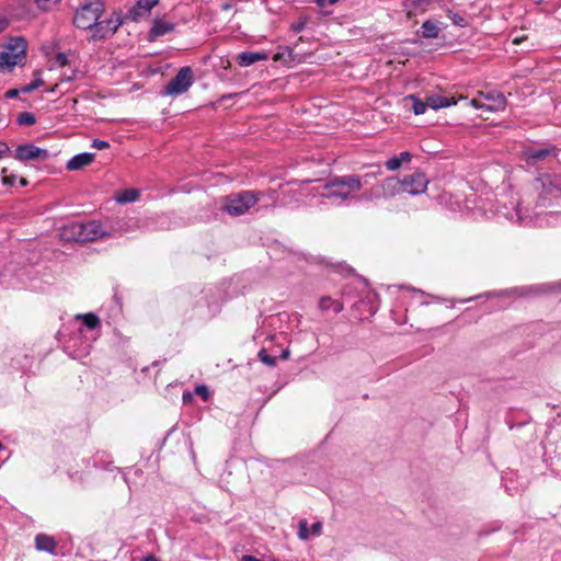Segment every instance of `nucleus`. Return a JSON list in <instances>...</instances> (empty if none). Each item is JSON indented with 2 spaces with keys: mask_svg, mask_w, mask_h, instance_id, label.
I'll use <instances>...</instances> for the list:
<instances>
[{
  "mask_svg": "<svg viewBox=\"0 0 561 561\" xmlns=\"http://www.w3.org/2000/svg\"><path fill=\"white\" fill-rule=\"evenodd\" d=\"M241 561H262V560L257 559L256 557L250 556V554H244V556H242Z\"/></svg>",
  "mask_w": 561,
  "mask_h": 561,
  "instance_id": "864d4df0",
  "label": "nucleus"
},
{
  "mask_svg": "<svg viewBox=\"0 0 561 561\" xmlns=\"http://www.w3.org/2000/svg\"><path fill=\"white\" fill-rule=\"evenodd\" d=\"M21 65L10 53H0V71L12 70L15 66Z\"/></svg>",
  "mask_w": 561,
  "mask_h": 561,
  "instance_id": "a878e982",
  "label": "nucleus"
},
{
  "mask_svg": "<svg viewBox=\"0 0 561 561\" xmlns=\"http://www.w3.org/2000/svg\"><path fill=\"white\" fill-rule=\"evenodd\" d=\"M4 47L7 49L5 53H10L20 64L23 62L27 51V42L23 36L10 37Z\"/></svg>",
  "mask_w": 561,
  "mask_h": 561,
  "instance_id": "9b49d317",
  "label": "nucleus"
},
{
  "mask_svg": "<svg viewBox=\"0 0 561 561\" xmlns=\"http://www.w3.org/2000/svg\"><path fill=\"white\" fill-rule=\"evenodd\" d=\"M34 76L35 78L32 82L21 88L22 93H31L44 84L39 70H36Z\"/></svg>",
  "mask_w": 561,
  "mask_h": 561,
  "instance_id": "bb28decb",
  "label": "nucleus"
},
{
  "mask_svg": "<svg viewBox=\"0 0 561 561\" xmlns=\"http://www.w3.org/2000/svg\"><path fill=\"white\" fill-rule=\"evenodd\" d=\"M172 387H173V383H172V382H169V383L167 385V387L164 388V394H163V396H164L165 398H167V397H168V394L170 393V389H171Z\"/></svg>",
  "mask_w": 561,
  "mask_h": 561,
  "instance_id": "4d7b16f0",
  "label": "nucleus"
},
{
  "mask_svg": "<svg viewBox=\"0 0 561 561\" xmlns=\"http://www.w3.org/2000/svg\"><path fill=\"white\" fill-rule=\"evenodd\" d=\"M95 159V153L92 152H81L75 154L68 162L67 169L69 171H78L83 169L84 167L90 165Z\"/></svg>",
  "mask_w": 561,
  "mask_h": 561,
  "instance_id": "a211bd4d",
  "label": "nucleus"
},
{
  "mask_svg": "<svg viewBox=\"0 0 561 561\" xmlns=\"http://www.w3.org/2000/svg\"><path fill=\"white\" fill-rule=\"evenodd\" d=\"M16 123L21 126H32L36 123V117L31 112H22L16 116Z\"/></svg>",
  "mask_w": 561,
  "mask_h": 561,
  "instance_id": "c85d7f7f",
  "label": "nucleus"
},
{
  "mask_svg": "<svg viewBox=\"0 0 561 561\" xmlns=\"http://www.w3.org/2000/svg\"><path fill=\"white\" fill-rule=\"evenodd\" d=\"M234 96V94H227V95H224L221 98V100H226V99H232Z\"/></svg>",
  "mask_w": 561,
  "mask_h": 561,
  "instance_id": "052dcab7",
  "label": "nucleus"
},
{
  "mask_svg": "<svg viewBox=\"0 0 561 561\" xmlns=\"http://www.w3.org/2000/svg\"><path fill=\"white\" fill-rule=\"evenodd\" d=\"M159 3V0H137L125 14L127 21L138 22L149 15L151 9Z\"/></svg>",
  "mask_w": 561,
  "mask_h": 561,
  "instance_id": "1a4fd4ad",
  "label": "nucleus"
},
{
  "mask_svg": "<svg viewBox=\"0 0 561 561\" xmlns=\"http://www.w3.org/2000/svg\"><path fill=\"white\" fill-rule=\"evenodd\" d=\"M194 392L185 391L182 394V401L184 404H188L193 401Z\"/></svg>",
  "mask_w": 561,
  "mask_h": 561,
  "instance_id": "a18cd8bd",
  "label": "nucleus"
},
{
  "mask_svg": "<svg viewBox=\"0 0 561 561\" xmlns=\"http://www.w3.org/2000/svg\"><path fill=\"white\" fill-rule=\"evenodd\" d=\"M380 192L376 193L377 197L389 198L397 194L403 193L402 180L397 176H389L382 181L379 186Z\"/></svg>",
  "mask_w": 561,
  "mask_h": 561,
  "instance_id": "ddd939ff",
  "label": "nucleus"
},
{
  "mask_svg": "<svg viewBox=\"0 0 561 561\" xmlns=\"http://www.w3.org/2000/svg\"><path fill=\"white\" fill-rule=\"evenodd\" d=\"M10 21L5 16L0 18V33H2L9 26Z\"/></svg>",
  "mask_w": 561,
  "mask_h": 561,
  "instance_id": "09e8293b",
  "label": "nucleus"
},
{
  "mask_svg": "<svg viewBox=\"0 0 561 561\" xmlns=\"http://www.w3.org/2000/svg\"><path fill=\"white\" fill-rule=\"evenodd\" d=\"M267 59L268 55L264 51H242L237 57L238 65L241 67H249L257 61Z\"/></svg>",
  "mask_w": 561,
  "mask_h": 561,
  "instance_id": "6ab92c4d",
  "label": "nucleus"
},
{
  "mask_svg": "<svg viewBox=\"0 0 561 561\" xmlns=\"http://www.w3.org/2000/svg\"><path fill=\"white\" fill-rule=\"evenodd\" d=\"M78 319L82 320V325L89 330H95L100 327V319L96 314L89 312L85 314H78Z\"/></svg>",
  "mask_w": 561,
  "mask_h": 561,
  "instance_id": "393cba45",
  "label": "nucleus"
},
{
  "mask_svg": "<svg viewBox=\"0 0 561 561\" xmlns=\"http://www.w3.org/2000/svg\"><path fill=\"white\" fill-rule=\"evenodd\" d=\"M471 105L476 108H485V104L481 103L479 100H471Z\"/></svg>",
  "mask_w": 561,
  "mask_h": 561,
  "instance_id": "603ef678",
  "label": "nucleus"
},
{
  "mask_svg": "<svg viewBox=\"0 0 561 561\" xmlns=\"http://www.w3.org/2000/svg\"><path fill=\"white\" fill-rule=\"evenodd\" d=\"M459 21H462V18L454 20V23L460 24Z\"/></svg>",
  "mask_w": 561,
  "mask_h": 561,
  "instance_id": "69168bd1",
  "label": "nucleus"
},
{
  "mask_svg": "<svg viewBox=\"0 0 561 561\" xmlns=\"http://www.w3.org/2000/svg\"><path fill=\"white\" fill-rule=\"evenodd\" d=\"M512 209L499 210L508 220L527 225L531 216H539V209L561 208V174L543 173L534 179L527 197L511 202Z\"/></svg>",
  "mask_w": 561,
  "mask_h": 561,
  "instance_id": "f257e3e1",
  "label": "nucleus"
},
{
  "mask_svg": "<svg viewBox=\"0 0 561 561\" xmlns=\"http://www.w3.org/2000/svg\"><path fill=\"white\" fill-rule=\"evenodd\" d=\"M401 180L403 193H408L410 195H419L424 193L430 182L425 174L419 171L404 175Z\"/></svg>",
  "mask_w": 561,
  "mask_h": 561,
  "instance_id": "0eeeda50",
  "label": "nucleus"
},
{
  "mask_svg": "<svg viewBox=\"0 0 561 561\" xmlns=\"http://www.w3.org/2000/svg\"><path fill=\"white\" fill-rule=\"evenodd\" d=\"M60 237L65 241H75L79 243H84V232H83V226L82 222H71L68 225H65L60 229Z\"/></svg>",
  "mask_w": 561,
  "mask_h": 561,
  "instance_id": "4468645a",
  "label": "nucleus"
},
{
  "mask_svg": "<svg viewBox=\"0 0 561 561\" xmlns=\"http://www.w3.org/2000/svg\"><path fill=\"white\" fill-rule=\"evenodd\" d=\"M260 201V194L252 191H242L225 196L222 209L230 216L244 215Z\"/></svg>",
  "mask_w": 561,
  "mask_h": 561,
  "instance_id": "20e7f679",
  "label": "nucleus"
},
{
  "mask_svg": "<svg viewBox=\"0 0 561 561\" xmlns=\"http://www.w3.org/2000/svg\"><path fill=\"white\" fill-rule=\"evenodd\" d=\"M163 96L165 95H175V77H172L165 88L164 91L161 93Z\"/></svg>",
  "mask_w": 561,
  "mask_h": 561,
  "instance_id": "f704fd0d",
  "label": "nucleus"
},
{
  "mask_svg": "<svg viewBox=\"0 0 561 561\" xmlns=\"http://www.w3.org/2000/svg\"><path fill=\"white\" fill-rule=\"evenodd\" d=\"M426 104L428 107L433 110H439L444 107H448L450 105H455L456 101L454 98L440 95V94H433L426 98Z\"/></svg>",
  "mask_w": 561,
  "mask_h": 561,
  "instance_id": "aec40b11",
  "label": "nucleus"
},
{
  "mask_svg": "<svg viewBox=\"0 0 561 561\" xmlns=\"http://www.w3.org/2000/svg\"><path fill=\"white\" fill-rule=\"evenodd\" d=\"M113 298H114L115 302L117 304L118 308L121 309L122 308V300H121V298L118 296L117 290H115Z\"/></svg>",
  "mask_w": 561,
  "mask_h": 561,
  "instance_id": "5fc2aeb1",
  "label": "nucleus"
},
{
  "mask_svg": "<svg viewBox=\"0 0 561 561\" xmlns=\"http://www.w3.org/2000/svg\"><path fill=\"white\" fill-rule=\"evenodd\" d=\"M136 220L126 216L113 217L105 219L107 231L111 232L107 237H121L124 233L130 232L136 227Z\"/></svg>",
  "mask_w": 561,
  "mask_h": 561,
  "instance_id": "6e6552de",
  "label": "nucleus"
},
{
  "mask_svg": "<svg viewBox=\"0 0 561 561\" xmlns=\"http://www.w3.org/2000/svg\"><path fill=\"white\" fill-rule=\"evenodd\" d=\"M10 152H11V149H10V147L8 146V144H7V142H4V141H1V140H0V160H1L4 156H7L8 153H10Z\"/></svg>",
  "mask_w": 561,
  "mask_h": 561,
  "instance_id": "79ce46f5",
  "label": "nucleus"
},
{
  "mask_svg": "<svg viewBox=\"0 0 561 561\" xmlns=\"http://www.w3.org/2000/svg\"><path fill=\"white\" fill-rule=\"evenodd\" d=\"M148 370H149V367H144L141 371L147 373Z\"/></svg>",
  "mask_w": 561,
  "mask_h": 561,
  "instance_id": "338daca9",
  "label": "nucleus"
},
{
  "mask_svg": "<svg viewBox=\"0 0 561 561\" xmlns=\"http://www.w3.org/2000/svg\"><path fill=\"white\" fill-rule=\"evenodd\" d=\"M158 364H159L158 362H153V363H152V367L158 366Z\"/></svg>",
  "mask_w": 561,
  "mask_h": 561,
  "instance_id": "774afa93",
  "label": "nucleus"
},
{
  "mask_svg": "<svg viewBox=\"0 0 561 561\" xmlns=\"http://www.w3.org/2000/svg\"><path fill=\"white\" fill-rule=\"evenodd\" d=\"M298 536L300 539H308L309 538V531H308V527H307V520H301L299 523V530H298Z\"/></svg>",
  "mask_w": 561,
  "mask_h": 561,
  "instance_id": "58836bf2",
  "label": "nucleus"
},
{
  "mask_svg": "<svg viewBox=\"0 0 561 561\" xmlns=\"http://www.w3.org/2000/svg\"><path fill=\"white\" fill-rule=\"evenodd\" d=\"M91 147L98 150L106 149L110 147V142L101 139H93Z\"/></svg>",
  "mask_w": 561,
  "mask_h": 561,
  "instance_id": "ea45409f",
  "label": "nucleus"
},
{
  "mask_svg": "<svg viewBox=\"0 0 561 561\" xmlns=\"http://www.w3.org/2000/svg\"><path fill=\"white\" fill-rule=\"evenodd\" d=\"M142 561H158V559L152 554H148L142 558Z\"/></svg>",
  "mask_w": 561,
  "mask_h": 561,
  "instance_id": "6e6d98bb",
  "label": "nucleus"
},
{
  "mask_svg": "<svg viewBox=\"0 0 561 561\" xmlns=\"http://www.w3.org/2000/svg\"><path fill=\"white\" fill-rule=\"evenodd\" d=\"M401 163L403 162H410L412 159V156L409 151H402L399 156H397Z\"/></svg>",
  "mask_w": 561,
  "mask_h": 561,
  "instance_id": "37998d69",
  "label": "nucleus"
},
{
  "mask_svg": "<svg viewBox=\"0 0 561 561\" xmlns=\"http://www.w3.org/2000/svg\"><path fill=\"white\" fill-rule=\"evenodd\" d=\"M173 30V25L162 20H154L149 31V39L154 41L157 37L167 34Z\"/></svg>",
  "mask_w": 561,
  "mask_h": 561,
  "instance_id": "412c9836",
  "label": "nucleus"
},
{
  "mask_svg": "<svg viewBox=\"0 0 561 561\" xmlns=\"http://www.w3.org/2000/svg\"><path fill=\"white\" fill-rule=\"evenodd\" d=\"M139 197V191L136 188H127L118 193L115 201L118 204H126L137 201Z\"/></svg>",
  "mask_w": 561,
  "mask_h": 561,
  "instance_id": "b1692460",
  "label": "nucleus"
},
{
  "mask_svg": "<svg viewBox=\"0 0 561 561\" xmlns=\"http://www.w3.org/2000/svg\"><path fill=\"white\" fill-rule=\"evenodd\" d=\"M339 0H314V3L320 7V8H323L328 4H335Z\"/></svg>",
  "mask_w": 561,
  "mask_h": 561,
  "instance_id": "de8ad7c7",
  "label": "nucleus"
},
{
  "mask_svg": "<svg viewBox=\"0 0 561 561\" xmlns=\"http://www.w3.org/2000/svg\"><path fill=\"white\" fill-rule=\"evenodd\" d=\"M525 161L528 165H536L537 163L547 160L548 158L557 157V147L548 146L546 148H529L525 150Z\"/></svg>",
  "mask_w": 561,
  "mask_h": 561,
  "instance_id": "9d476101",
  "label": "nucleus"
},
{
  "mask_svg": "<svg viewBox=\"0 0 561 561\" xmlns=\"http://www.w3.org/2000/svg\"><path fill=\"white\" fill-rule=\"evenodd\" d=\"M385 165L388 170L396 171V170L400 169L402 163L400 162V160L397 156H393L386 161Z\"/></svg>",
  "mask_w": 561,
  "mask_h": 561,
  "instance_id": "72a5a7b5",
  "label": "nucleus"
},
{
  "mask_svg": "<svg viewBox=\"0 0 561 561\" xmlns=\"http://www.w3.org/2000/svg\"><path fill=\"white\" fill-rule=\"evenodd\" d=\"M4 449H5L4 445L0 442V451H2Z\"/></svg>",
  "mask_w": 561,
  "mask_h": 561,
  "instance_id": "680f3d73",
  "label": "nucleus"
},
{
  "mask_svg": "<svg viewBox=\"0 0 561 561\" xmlns=\"http://www.w3.org/2000/svg\"><path fill=\"white\" fill-rule=\"evenodd\" d=\"M307 18H301L300 20L290 25V31H293L294 33H300L305 30Z\"/></svg>",
  "mask_w": 561,
  "mask_h": 561,
  "instance_id": "c9c22d12",
  "label": "nucleus"
},
{
  "mask_svg": "<svg viewBox=\"0 0 561 561\" xmlns=\"http://www.w3.org/2000/svg\"><path fill=\"white\" fill-rule=\"evenodd\" d=\"M257 356L263 364L270 367H274L276 365V357L267 354L265 348H262L259 352Z\"/></svg>",
  "mask_w": 561,
  "mask_h": 561,
  "instance_id": "7c9ffc66",
  "label": "nucleus"
},
{
  "mask_svg": "<svg viewBox=\"0 0 561 561\" xmlns=\"http://www.w3.org/2000/svg\"><path fill=\"white\" fill-rule=\"evenodd\" d=\"M481 96H483L484 100L489 101V104H485L486 111L496 112L505 108L506 99L503 93L493 90L488 92H481Z\"/></svg>",
  "mask_w": 561,
  "mask_h": 561,
  "instance_id": "2eb2a0df",
  "label": "nucleus"
},
{
  "mask_svg": "<svg viewBox=\"0 0 561 561\" xmlns=\"http://www.w3.org/2000/svg\"><path fill=\"white\" fill-rule=\"evenodd\" d=\"M319 308L322 311L333 310L334 313H340L344 306L339 300H333L330 296H323L319 300Z\"/></svg>",
  "mask_w": 561,
  "mask_h": 561,
  "instance_id": "4be33fe9",
  "label": "nucleus"
},
{
  "mask_svg": "<svg viewBox=\"0 0 561 561\" xmlns=\"http://www.w3.org/2000/svg\"><path fill=\"white\" fill-rule=\"evenodd\" d=\"M104 10L105 5L101 0L87 2L76 10L72 23L79 30H90L93 33Z\"/></svg>",
  "mask_w": 561,
  "mask_h": 561,
  "instance_id": "7ed1b4c3",
  "label": "nucleus"
},
{
  "mask_svg": "<svg viewBox=\"0 0 561 561\" xmlns=\"http://www.w3.org/2000/svg\"><path fill=\"white\" fill-rule=\"evenodd\" d=\"M7 168L2 169V184L7 186H12L15 183L16 176L15 175H7Z\"/></svg>",
  "mask_w": 561,
  "mask_h": 561,
  "instance_id": "4c0bfd02",
  "label": "nucleus"
},
{
  "mask_svg": "<svg viewBox=\"0 0 561 561\" xmlns=\"http://www.w3.org/2000/svg\"><path fill=\"white\" fill-rule=\"evenodd\" d=\"M20 184H21V186H23V187H24V186H27V185H28V181H27L26 179H24V178H21V179H20Z\"/></svg>",
  "mask_w": 561,
  "mask_h": 561,
  "instance_id": "13d9d810",
  "label": "nucleus"
},
{
  "mask_svg": "<svg viewBox=\"0 0 561 561\" xmlns=\"http://www.w3.org/2000/svg\"><path fill=\"white\" fill-rule=\"evenodd\" d=\"M35 548L38 551H45L51 556H57V541L53 536L46 534H37L35 536Z\"/></svg>",
  "mask_w": 561,
  "mask_h": 561,
  "instance_id": "dca6fc26",
  "label": "nucleus"
},
{
  "mask_svg": "<svg viewBox=\"0 0 561 561\" xmlns=\"http://www.w3.org/2000/svg\"><path fill=\"white\" fill-rule=\"evenodd\" d=\"M546 215L549 217V219H548L549 224H554L556 220L561 221V211H549Z\"/></svg>",
  "mask_w": 561,
  "mask_h": 561,
  "instance_id": "a19ab883",
  "label": "nucleus"
},
{
  "mask_svg": "<svg viewBox=\"0 0 561 561\" xmlns=\"http://www.w3.org/2000/svg\"><path fill=\"white\" fill-rule=\"evenodd\" d=\"M82 226H83V232H84V238H85L87 242L106 238L107 234L110 233L107 231L105 221L100 222L96 220H91V221L82 222Z\"/></svg>",
  "mask_w": 561,
  "mask_h": 561,
  "instance_id": "f8f14e48",
  "label": "nucleus"
},
{
  "mask_svg": "<svg viewBox=\"0 0 561 561\" xmlns=\"http://www.w3.org/2000/svg\"><path fill=\"white\" fill-rule=\"evenodd\" d=\"M280 357L284 358V359L288 358L289 357V351L288 350L283 351Z\"/></svg>",
  "mask_w": 561,
  "mask_h": 561,
  "instance_id": "bf43d9fd",
  "label": "nucleus"
},
{
  "mask_svg": "<svg viewBox=\"0 0 561 561\" xmlns=\"http://www.w3.org/2000/svg\"><path fill=\"white\" fill-rule=\"evenodd\" d=\"M538 291L539 286L516 287L511 290V293L516 294L518 296H529L533 294H537Z\"/></svg>",
  "mask_w": 561,
  "mask_h": 561,
  "instance_id": "c756f323",
  "label": "nucleus"
},
{
  "mask_svg": "<svg viewBox=\"0 0 561 561\" xmlns=\"http://www.w3.org/2000/svg\"><path fill=\"white\" fill-rule=\"evenodd\" d=\"M459 21H462V18L454 20V23L460 24Z\"/></svg>",
  "mask_w": 561,
  "mask_h": 561,
  "instance_id": "e2e57ef3",
  "label": "nucleus"
},
{
  "mask_svg": "<svg viewBox=\"0 0 561 561\" xmlns=\"http://www.w3.org/2000/svg\"><path fill=\"white\" fill-rule=\"evenodd\" d=\"M13 158L21 162L46 161L50 158V152L47 149L36 147L33 144H23L15 148Z\"/></svg>",
  "mask_w": 561,
  "mask_h": 561,
  "instance_id": "423d86ee",
  "label": "nucleus"
},
{
  "mask_svg": "<svg viewBox=\"0 0 561 561\" xmlns=\"http://www.w3.org/2000/svg\"><path fill=\"white\" fill-rule=\"evenodd\" d=\"M362 186L358 175H337L323 185L320 196L332 199L337 205H345L350 201L357 199L354 194L359 192Z\"/></svg>",
  "mask_w": 561,
  "mask_h": 561,
  "instance_id": "f03ea898",
  "label": "nucleus"
},
{
  "mask_svg": "<svg viewBox=\"0 0 561 561\" xmlns=\"http://www.w3.org/2000/svg\"><path fill=\"white\" fill-rule=\"evenodd\" d=\"M194 82V73L191 67L185 66L178 70V95L185 93Z\"/></svg>",
  "mask_w": 561,
  "mask_h": 561,
  "instance_id": "f3484780",
  "label": "nucleus"
},
{
  "mask_svg": "<svg viewBox=\"0 0 561 561\" xmlns=\"http://www.w3.org/2000/svg\"><path fill=\"white\" fill-rule=\"evenodd\" d=\"M125 21H127L125 15L122 16L117 12H114L110 19L103 21L99 20L98 26L89 41H100L112 37L117 32L118 27L125 23Z\"/></svg>",
  "mask_w": 561,
  "mask_h": 561,
  "instance_id": "39448f33",
  "label": "nucleus"
},
{
  "mask_svg": "<svg viewBox=\"0 0 561 561\" xmlns=\"http://www.w3.org/2000/svg\"><path fill=\"white\" fill-rule=\"evenodd\" d=\"M407 100L412 101V108L415 115L424 114L426 108L428 107L426 101H421L417 96L411 94L407 98Z\"/></svg>",
  "mask_w": 561,
  "mask_h": 561,
  "instance_id": "cd10ccee",
  "label": "nucleus"
},
{
  "mask_svg": "<svg viewBox=\"0 0 561 561\" xmlns=\"http://www.w3.org/2000/svg\"><path fill=\"white\" fill-rule=\"evenodd\" d=\"M55 62L59 66V67H65L69 64V59H68V56L66 53L64 51H59L56 54L55 56Z\"/></svg>",
  "mask_w": 561,
  "mask_h": 561,
  "instance_id": "e433bc0d",
  "label": "nucleus"
},
{
  "mask_svg": "<svg viewBox=\"0 0 561 561\" xmlns=\"http://www.w3.org/2000/svg\"><path fill=\"white\" fill-rule=\"evenodd\" d=\"M459 21H462V18L454 20V23L460 24Z\"/></svg>",
  "mask_w": 561,
  "mask_h": 561,
  "instance_id": "0e129e2a",
  "label": "nucleus"
},
{
  "mask_svg": "<svg viewBox=\"0 0 561 561\" xmlns=\"http://www.w3.org/2000/svg\"><path fill=\"white\" fill-rule=\"evenodd\" d=\"M322 524L320 522L313 523L311 526V533L314 536H319L321 534Z\"/></svg>",
  "mask_w": 561,
  "mask_h": 561,
  "instance_id": "49530a36",
  "label": "nucleus"
},
{
  "mask_svg": "<svg viewBox=\"0 0 561 561\" xmlns=\"http://www.w3.org/2000/svg\"><path fill=\"white\" fill-rule=\"evenodd\" d=\"M20 93H22L21 89H11L5 92V98L15 99Z\"/></svg>",
  "mask_w": 561,
  "mask_h": 561,
  "instance_id": "c03bdc74",
  "label": "nucleus"
},
{
  "mask_svg": "<svg viewBox=\"0 0 561 561\" xmlns=\"http://www.w3.org/2000/svg\"><path fill=\"white\" fill-rule=\"evenodd\" d=\"M439 27L436 22L427 20L421 26V34L424 38H437Z\"/></svg>",
  "mask_w": 561,
  "mask_h": 561,
  "instance_id": "5701e85b",
  "label": "nucleus"
},
{
  "mask_svg": "<svg viewBox=\"0 0 561 561\" xmlns=\"http://www.w3.org/2000/svg\"><path fill=\"white\" fill-rule=\"evenodd\" d=\"M175 431V425L172 426L165 434V436L161 439L160 442V447H162V445H164L165 440L168 439V437Z\"/></svg>",
  "mask_w": 561,
  "mask_h": 561,
  "instance_id": "3c124183",
  "label": "nucleus"
},
{
  "mask_svg": "<svg viewBox=\"0 0 561 561\" xmlns=\"http://www.w3.org/2000/svg\"><path fill=\"white\" fill-rule=\"evenodd\" d=\"M90 348H91V344L85 343L83 348L81 351H79L80 353L77 356L88 355L90 353Z\"/></svg>",
  "mask_w": 561,
  "mask_h": 561,
  "instance_id": "8fccbe9b",
  "label": "nucleus"
},
{
  "mask_svg": "<svg viewBox=\"0 0 561 561\" xmlns=\"http://www.w3.org/2000/svg\"><path fill=\"white\" fill-rule=\"evenodd\" d=\"M194 394L199 396L204 402H207L209 400L210 393L205 385H197L194 388Z\"/></svg>",
  "mask_w": 561,
  "mask_h": 561,
  "instance_id": "473e14b6",
  "label": "nucleus"
},
{
  "mask_svg": "<svg viewBox=\"0 0 561 561\" xmlns=\"http://www.w3.org/2000/svg\"><path fill=\"white\" fill-rule=\"evenodd\" d=\"M37 8L42 11H50L53 5H56L61 2V0H34Z\"/></svg>",
  "mask_w": 561,
  "mask_h": 561,
  "instance_id": "2f4dec72",
  "label": "nucleus"
}]
</instances>
